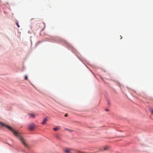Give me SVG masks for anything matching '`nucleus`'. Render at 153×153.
Here are the masks:
<instances>
[{
	"label": "nucleus",
	"instance_id": "nucleus-9",
	"mask_svg": "<svg viewBox=\"0 0 153 153\" xmlns=\"http://www.w3.org/2000/svg\"><path fill=\"white\" fill-rule=\"evenodd\" d=\"M41 42V41H39V42H38L37 44H36V46H37L38 45L40 42Z\"/></svg>",
	"mask_w": 153,
	"mask_h": 153
},
{
	"label": "nucleus",
	"instance_id": "nucleus-7",
	"mask_svg": "<svg viewBox=\"0 0 153 153\" xmlns=\"http://www.w3.org/2000/svg\"><path fill=\"white\" fill-rule=\"evenodd\" d=\"M109 148V146H106L104 148V150H106V149H108Z\"/></svg>",
	"mask_w": 153,
	"mask_h": 153
},
{
	"label": "nucleus",
	"instance_id": "nucleus-10",
	"mask_svg": "<svg viewBox=\"0 0 153 153\" xmlns=\"http://www.w3.org/2000/svg\"><path fill=\"white\" fill-rule=\"evenodd\" d=\"M16 25H17V27H19L20 26H19V25L18 23L17 22H16Z\"/></svg>",
	"mask_w": 153,
	"mask_h": 153
},
{
	"label": "nucleus",
	"instance_id": "nucleus-3",
	"mask_svg": "<svg viewBox=\"0 0 153 153\" xmlns=\"http://www.w3.org/2000/svg\"><path fill=\"white\" fill-rule=\"evenodd\" d=\"M28 114L31 117L33 118H34L35 117V115L34 114L32 113H29Z\"/></svg>",
	"mask_w": 153,
	"mask_h": 153
},
{
	"label": "nucleus",
	"instance_id": "nucleus-1",
	"mask_svg": "<svg viewBox=\"0 0 153 153\" xmlns=\"http://www.w3.org/2000/svg\"><path fill=\"white\" fill-rule=\"evenodd\" d=\"M0 124L2 126V127L3 126H4L5 127H6L9 129L16 136L19 138V139L21 141V142L25 146L27 147V145L25 143V140L21 137L19 133H18V131H16L12 128L7 125V124H4L1 122H0Z\"/></svg>",
	"mask_w": 153,
	"mask_h": 153
},
{
	"label": "nucleus",
	"instance_id": "nucleus-4",
	"mask_svg": "<svg viewBox=\"0 0 153 153\" xmlns=\"http://www.w3.org/2000/svg\"><path fill=\"white\" fill-rule=\"evenodd\" d=\"M71 150V149H66L64 151L66 153H69L70 152Z\"/></svg>",
	"mask_w": 153,
	"mask_h": 153
},
{
	"label": "nucleus",
	"instance_id": "nucleus-16",
	"mask_svg": "<svg viewBox=\"0 0 153 153\" xmlns=\"http://www.w3.org/2000/svg\"><path fill=\"white\" fill-rule=\"evenodd\" d=\"M79 153H83L81 152H79Z\"/></svg>",
	"mask_w": 153,
	"mask_h": 153
},
{
	"label": "nucleus",
	"instance_id": "nucleus-2",
	"mask_svg": "<svg viewBox=\"0 0 153 153\" xmlns=\"http://www.w3.org/2000/svg\"><path fill=\"white\" fill-rule=\"evenodd\" d=\"M35 127V125L33 124H31L29 126V128L30 131H32L34 129V128Z\"/></svg>",
	"mask_w": 153,
	"mask_h": 153
},
{
	"label": "nucleus",
	"instance_id": "nucleus-12",
	"mask_svg": "<svg viewBox=\"0 0 153 153\" xmlns=\"http://www.w3.org/2000/svg\"><path fill=\"white\" fill-rule=\"evenodd\" d=\"M107 102L108 105H109L110 104V102L109 100H107Z\"/></svg>",
	"mask_w": 153,
	"mask_h": 153
},
{
	"label": "nucleus",
	"instance_id": "nucleus-6",
	"mask_svg": "<svg viewBox=\"0 0 153 153\" xmlns=\"http://www.w3.org/2000/svg\"><path fill=\"white\" fill-rule=\"evenodd\" d=\"M59 129V127H57L56 128H53V130L55 131H57Z\"/></svg>",
	"mask_w": 153,
	"mask_h": 153
},
{
	"label": "nucleus",
	"instance_id": "nucleus-14",
	"mask_svg": "<svg viewBox=\"0 0 153 153\" xmlns=\"http://www.w3.org/2000/svg\"><path fill=\"white\" fill-rule=\"evenodd\" d=\"M105 110L106 111H109V110L108 109H106Z\"/></svg>",
	"mask_w": 153,
	"mask_h": 153
},
{
	"label": "nucleus",
	"instance_id": "nucleus-8",
	"mask_svg": "<svg viewBox=\"0 0 153 153\" xmlns=\"http://www.w3.org/2000/svg\"><path fill=\"white\" fill-rule=\"evenodd\" d=\"M150 111L151 112V113L153 114V109L151 108L150 109Z\"/></svg>",
	"mask_w": 153,
	"mask_h": 153
},
{
	"label": "nucleus",
	"instance_id": "nucleus-5",
	"mask_svg": "<svg viewBox=\"0 0 153 153\" xmlns=\"http://www.w3.org/2000/svg\"><path fill=\"white\" fill-rule=\"evenodd\" d=\"M47 120V119L46 118H45V119H44L43 120V121L42 122V124L43 125H45L46 123V121Z\"/></svg>",
	"mask_w": 153,
	"mask_h": 153
},
{
	"label": "nucleus",
	"instance_id": "nucleus-13",
	"mask_svg": "<svg viewBox=\"0 0 153 153\" xmlns=\"http://www.w3.org/2000/svg\"><path fill=\"white\" fill-rule=\"evenodd\" d=\"M56 137L58 138H59V135H56Z\"/></svg>",
	"mask_w": 153,
	"mask_h": 153
},
{
	"label": "nucleus",
	"instance_id": "nucleus-15",
	"mask_svg": "<svg viewBox=\"0 0 153 153\" xmlns=\"http://www.w3.org/2000/svg\"><path fill=\"white\" fill-rule=\"evenodd\" d=\"M65 117H67V114H66L65 115Z\"/></svg>",
	"mask_w": 153,
	"mask_h": 153
},
{
	"label": "nucleus",
	"instance_id": "nucleus-11",
	"mask_svg": "<svg viewBox=\"0 0 153 153\" xmlns=\"http://www.w3.org/2000/svg\"><path fill=\"white\" fill-rule=\"evenodd\" d=\"M25 80L27 79V76H25Z\"/></svg>",
	"mask_w": 153,
	"mask_h": 153
}]
</instances>
